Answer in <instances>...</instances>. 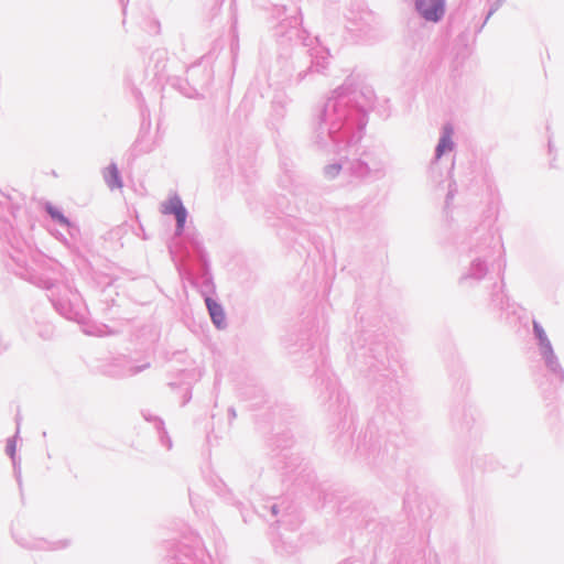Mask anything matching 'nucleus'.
<instances>
[{"label":"nucleus","instance_id":"f257e3e1","mask_svg":"<svg viewBox=\"0 0 564 564\" xmlns=\"http://www.w3.org/2000/svg\"><path fill=\"white\" fill-rule=\"evenodd\" d=\"M417 9L429 21H437L444 13V3L442 0H417Z\"/></svg>","mask_w":564,"mask_h":564},{"label":"nucleus","instance_id":"f03ea898","mask_svg":"<svg viewBox=\"0 0 564 564\" xmlns=\"http://www.w3.org/2000/svg\"><path fill=\"white\" fill-rule=\"evenodd\" d=\"M163 212L165 214L175 215L180 228L184 226L186 219V210L180 198L173 197L169 199V202L164 205Z\"/></svg>","mask_w":564,"mask_h":564},{"label":"nucleus","instance_id":"7ed1b4c3","mask_svg":"<svg viewBox=\"0 0 564 564\" xmlns=\"http://www.w3.org/2000/svg\"><path fill=\"white\" fill-rule=\"evenodd\" d=\"M206 305L209 311L210 317L214 322V324L220 328L225 325V312L218 303H216L210 297L206 299Z\"/></svg>","mask_w":564,"mask_h":564},{"label":"nucleus","instance_id":"20e7f679","mask_svg":"<svg viewBox=\"0 0 564 564\" xmlns=\"http://www.w3.org/2000/svg\"><path fill=\"white\" fill-rule=\"evenodd\" d=\"M453 142L449 133L444 134L436 148V156L441 158L444 153L452 151Z\"/></svg>","mask_w":564,"mask_h":564},{"label":"nucleus","instance_id":"39448f33","mask_svg":"<svg viewBox=\"0 0 564 564\" xmlns=\"http://www.w3.org/2000/svg\"><path fill=\"white\" fill-rule=\"evenodd\" d=\"M106 181L110 187H120V178L119 173L116 166L111 165L107 167L106 174H105Z\"/></svg>","mask_w":564,"mask_h":564},{"label":"nucleus","instance_id":"423d86ee","mask_svg":"<svg viewBox=\"0 0 564 564\" xmlns=\"http://www.w3.org/2000/svg\"><path fill=\"white\" fill-rule=\"evenodd\" d=\"M46 210L47 213L52 216V218H54L55 220H57L58 223L61 224H68L67 219L62 215V213H59L57 210L56 207L52 206V205H48L46 207Z\"/></svg>","mask_w":564,"mask_h":564}]
</instances>
